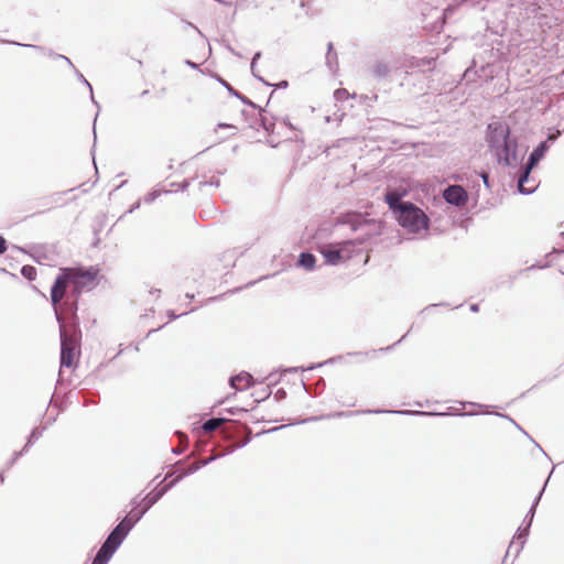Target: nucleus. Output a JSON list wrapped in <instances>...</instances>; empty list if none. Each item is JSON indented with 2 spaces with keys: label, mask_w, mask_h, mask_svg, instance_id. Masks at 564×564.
<instances>
[{
  "label": "nucleus",
  "mask_w": 564,
  "mask_h": 564,
  "mask_svg": "<svg viewBox=\"0 0 564 564\" xmlns=\"http://www.w3.org/2000/svg\"><path fill=\"white\" fill-rule=\"evenodd\" d=\"M187 312L183 313V315H186ZM167 316L170 319H176L177 317L182 316V314L177 315L174 311L170 310L167 311Z\"/></svg>",
  "instance_id": "79ce46f5"
},
{
  "label": "nucleus",
  "mask_w": 564,
  "mask_h": 564,
  "mask_svg": "<svg viewBox=\"0 0 564 564\" xmlns=\"http://www.w3.org/2000/svg\"><path fill=\"white\" fill-rule=\"evenodd\" d=\"M140 510L131 509V511L113 528L118 533L127 538L132 528L143 518Z\"/></svg>",
  "instance_id": "9d476101"
},
{
  "label": "nucleus",
  "mask_w": 564,
  "mask_h": 564,
  "mask_svg": "<svg viewBox=\"0 0 564 564\" xmlns=\"http://www.w3.org/2000/svg\"><path fill=\"white\" fill-rule=\"evenodd\" d=\"M98 270L89 268L86 271L76 268H62L51 288V302L55 317L72 316L77 319L78 299L85 289L97 284Z\"/></svg>",
  "instance_id": "f257e3e1"
},
{
  "label": "nucleus",
  "mask_w": 564,
  "mask_h": 564,
  "mask_svg": "<svg viewBox=\"0 0 564 564\" xmlns=\"http://www.w3.org/2000/svg\"><path fill=\"white\" fill-rule=\"evenodd\" d=\"M217 82L220 83L227 90L230 95L237 97L238 99H240L243 104L252 107L253 109H257L258 106L251 101L249 98H247L246 96H243L242 94H240L239 91H237L229 83H227L225 79H223L221 77L217 76L216 77Z\"/></svg>",
  "instance_id": "412c9836"
},
{
  "label": "nucleus",
  "mask_w": 564,
  "mask_h": 564,
  "mask_svg": "<svg viewBox=\"0 0 564 564\" xmlns=\"http://www.w3.org/2000/svg\"><path fill=\"white\" fill-rule=\"evenodd\" d=\"M229 384L236 390H242L253 384V378L249 372L242 371L229 379Z\"/></svg>",
  "instance_id": "2eb2a0df"
},
{
  "label": "nucleus",
  "mask_w": 564,
  "mask_h": 564,
  "mask_svg": "<svg viewBox=\"0 0 564 564\" xmlns=\"http://www.w3.org/2000/svg\"><path fill=\"white\" fill-rule=\"evenodd\" d=\"M259 109V112H258V120L260 122V126L267 131V132H272L273 129H274V123L269 120L265 116L262 115V111L263 109L261 108H258Z\"/></svg>",
  "instance_id": "a878e982"
},
{
  "label": "nucleus",
  "mask_w": 564,
  "mask_h": 564,
  "mask_svg": "<svg viewBox=\"0 0 564 564\" xmlns=\"http://www.w3.org/2000/svg\"><path fill=\"white\" fill-rule=\"evenodd\" d=\"M532 169H529V164L525 163L524 166H522L520 175L518 177V191L520 194L529 195L532 194L535 191V186L527 187L525 183L529 182L530 173Z\"/></svg>",
  "instance_id": "f3484780"
},
{
  "label": "nucleus",
  "mask_w": 564,
  "mask_h": 564,
  "mask_svg": "<svg viewBox=\"0 0 564 564\" xmlns=\"http://www.w3.org/2000/svg\"><path fill=\"white\" fill-rule=\"evenodd\" d=\"M348 97H349V94H348L347 89H345V88H338L334 91V98L337 101H344V100L348 99Z\"/></svg>",
  "instance_id": "2f4dec72"
},
{
  "label": "nucleus",
  "mask_w": 564,
  "mask_h": 564,
  "mask_svg": "<svg viewBox=\"0 0 564 564\" xmlns=\"http://www.w3.org/2000/svg\"><path fill=\"white\" fill-rule=\"evenodd\" d=\"M0 482L3 484L4 482V470H2L0 473Z\"/></svg>",
  "instance_id": "0e129e2a"
},
{
  "label": "nucleus",
  "mask_w": 564,
  "mask_h": 564,
  "mask_svg": "<svg viewBox=\"0 0 564 564\" xmlns=\"http://www.w3.org/2000/svg\"><path fill=\"white\" fill-rule=\"evenodd\" d=\"M130 505L133 507L132 509L140 510L143 507L142 499H140V496H135L131 501Z\"/></svg>",
  "instance_id": "f704fd0d"
},
{
  "label": "nucleus",
  "mask_w": 564,
  "mask_h": 564,
  "mask_svg": "<svg viewBox=\"0 0 564 564\" xmlns=\"http://www.w3.org/2000/svg\"><path fill=\"white\" fill-rule=\"evenodd\" d=\"M124 536L118 533L115 529L108 534L100 549L107 551L109 554L113 555L115 552L119 549V546L124 541Z\"/></svg>",
  "instance_id": "ddd939ff"
},
{
  "label": "nucleus",
  "mask_w": 564,
  "mask_h": 564,
  "mask_svg": "<svg viewBox=\"0 0 564 564\" xmlns=\"http://www.w3.org/2000/svg\"><path fill=\"white\" fill-rule=\"evenodd\" d=\"M206 185H212V186L218 187L220 185V181H219V178L213 176L209 180V182H199L200 187L206 186Z\"/></svg>",
  "instance_id": "c9c22d12"
},
{
  "label": "nucleus",
  "mask_w": 564,
  "mask_h": 564,
  "mask_svg": "<svg viewBox=\"0 0 564 564\" xmlns=\"http://www.w3.org/2000/svg\"><path fill=\"white\" fill-rule=\"evenodd\" d=\"M517 427H518V429H519L523 434H525V435L529 437V440H530L531 442H534V438H533L532 436H529V434H528L524 430H522V427H521V426L517 425Z\"/></svg>",
  "instance_id": "6e6d98bb"
},
{
  "label": "nucleus",
  "mask_w": 564,
  "mask_h": 564,
  "mask_svg": "<svg viewBox=\"0 0 564 564\" xmlns=\"http://www.w3.org/2000/svg\"><path fill=\"white\" fill-rule=\"evenodd\" d=\"M341 359H343V356H337V357L329 358L324 364H335V362H337L338 360H341Z\"/></svg>",
  "instance_id": "09e8293b"
},
{
  "label": "nucleus",
  "mask_w": 564,
  "mask_h": 564,
  "mask_svg": "<svg viewBox=\"0 0 564 564\" xmlns=\"http://www.w3.org/2000/svg\"><path fill=\"white\" fill-rule=\"evenodd\" d=\"M542 494H543V489L535 497V499H534L530 510L528 511V513H527V516L524 518L525 527L518 529L517 534L514 535L513 540L509 544L507 553H506V558L511 553H513L514 556H518L519 553L522 551L523 545L525 543V539H527V536L529 534V530H530V527L532 524V521H533V518H534V514H535V509H536V507L539 505V501H540V499L542 497Z\"/></svg>",
  "instance_id": "423d86ee"
},
{
  "label": "nucleus",
  "mask_w": 564,
  "mask_h": 564,
  "mask_svg": "<svg viewBox=\"0 0 564 564\" xmlns=\"http://www.w3.org/2000/svg\"><path fill=\"white\" fill-rule=\"evenodd\" d=\"M140 207V202H137L134 203L130 209H129V213H133L135 209H138Z\"/></svg>",
  "instance_id": "3c124183"
},
{
  "label": "nucleus",
  "mask_w": 564,
  "mask_h": 564,
  "mask_svg": "<svg viewBox=\"0 0 564 564\" xmlns=\"http://www.w3.org/2000/svg\"><path fill=\"white\" fill-rule=\"evenodd\" d=\"M217 127L220 128V129H231L234 132L237 131L236 126L230 124V123L220 122V123H218Z\"/></svg>",
  "instance_id": "ea45409f"
},
{
  "label": "nucleus",
  "mask_w": 564,
  "mask_h": 564,
  "mask_svg": "<svg viewBox=\"0 0 564 564\" xmlns=\"http://www.w3.org/2000/svg\"><path fill=\"white\" fill-rule=\"evenodd\" d=\"M185 64H186L188 67L193 68V69H198V68H199L198 64L194 63V62H193V61H191V59H185Z\"/></svg>",
  "instance_id": "c03bdc74"
},
{
  "label": "nucleus",
  "mask_w": 564,
  "mask_h": 564,
  "mask_svg": "<svg viewBox=\"0 0 564 564\" xmlns=\"http://www.w3.org/2000/svg\"><path fill=\"white\" fill-rule=\"evenodd\" d=\"M219 297H220V296H213V297H209V299H208V302H214V301L218 300Z\"/></svg>",
  "instance_id": "338daca9"
},
{
  "label": "nucleus",
  "mask_w": 564,
  "mask_h": 564,
  "mask_svg": "<svg viewBox=\"0 0 564 564\" xmlns=\"http://www.w3.org/2000/svg\"><path fill=\"white\" fill-rule=\"evenodd\" d=\"M364 352H348L347 356H366Z\"/></svg>",
  "instance_id": "680f3d73"
},
{
  "label": "nucleus",
  "mask_w": 564,
  "mask_h": 564,
  "mask_svg": "<svg viewBox=\"0 0 564 564\" xmlns=\"http://www.w3.org/2000/svg\"><path fill=\"white\" fill-rule=\"evenodd\" d=\"M498 415H499V416H501V417H506V419H508V420H509L510 422H512L516 426L518 425V424L514 422V420H513V419H511V417H509L508 415H506V414H498Z\"/></svg>",
  "instance_id": "052dcab7"
},
{
  "label": "nucleus",
  "mask_w": 564,
  "mask_h": 564,
  "mask_svg": "<svg viewBox=\"0 0 564 564\" xmlns=\"http://www.w3.org/2000/svg\"><path fill=\"white\" fill-rule=\"evenodd\" d=\"M173 488V482L164 485L162 488H155L142 498L143 507L140 511L145 514L170 489Z\"/></svg>",
  "instance_id": "9b49d317"
},
{
  "label": "nucleus",
  "mask_w": 564,
  "mask_h": 564,
  "mask_svg": "<svg viewBox=\"0 0 564 564\" xmlns=\"http://www.w3.org/2000/svg\"><path fill=\"white\" fill-rule=\"evenodd\" d=\"M59 325L61 336V367H72L80 340V329L78 327V318L73 319L72 316L61 315L56 317Z\"/></svg>",
  "instance_id": "7ed1b4c3"
},
{
  "label": "nucleus",
  "mask_w": 564,
  "mask_h": 564,
  "mask_svg": "<svg viewBox=\"0 0 564 564\" xmlns=\"http://www.w3.org/2000/svg\"><path fill=\"white\" fill-rule=\"evenodd\" d=\"M351 240H346L337 245L327 243L319 247V252L324 257L325 262L330 265H336L340 263L345 258L346 248L351 246Z\"/></svg>",
  "instance_id": "6e6552de"
},
{
  "label": "nucleus",
  "mask_w": 564,
  "mask_h": 564,
  "mask_svg": "<svg viewBox=\"0 0 564 564\" xmlns=\"http://www.w3.org/2000/svg\"><path fill=\"white\" fill-rule=\"evenodd\" d=\"M111 557L107 551L99 549L91 564H108Z\"/></svg>",
  "instance_id": "bb28decb"
},
{
  "label": "nucleus",
  "mask_w": 564,
  "mask_h": 564,
  "mask_svg": "<svg viewBox=\"0 0 564 564\" xmlns=\"http://www.w3.org/2000/svg\"><path fill=\"white\" fill-rule=\"evenodd\" d=\"M221 455H218V456H210L208 458H203L195 464V466H198V469H200L202 467L204 466H207L208 464H210L212 462H214L215 459H217L218 457H220Z\"/></svg>",
  "instance_id": "72a5a7b5"
},
{
  "label": "nucleus",
  "mask_w": 564,
  "mask_h": 564,
  "mask_svg": "<svg viewBox=\"0 0 564 564\" xmlns=\"http://www.w3.org/2000/svg\"><path fill=\"white\" fill-rule=\"evenodd\" d=\"M549 148L550 144H547V141H542L536 148L533 149L527 161L529 169H533L539 164V162L544 158Z\"/></svg>",
  "instance_id": "a211bd4d"
},
{
  "label": "nucleus",
  "mask_w": 564,
  "mask_h": 564,
  "mask_svg": "<svg viewBox=\"0 0 564 564\" xmlns=\"http://www.w3.org/2000/svg\"><path fill=\"white\" fill-rule=\"evenodd\" d=\"M390 72V65L382 61L376 62L371 68L372 76L376 77L377 79L386 78Z\"/></svg>",
  "instance_id": "4be33fe9"
},
{
  "label": "nucleus",
  "mask_w": 564,
  "mask_h": 564,
  "mask_svg": "<svg viewBox=\"0 0 564 564\" xmlns=\"http://www.w3.org/2000/svg\"><path fill=\"white\" fill-rule=\"evenodd\" d=\"M486 141L495 152L499 164L516 166L518 164V141L511 138L510 128L502 121H494L487 126Z\"/></svg>",
  "instance_id": "f03ea898"
},
{
  "label": "nucleus",
  "mask_w": 564,
  "mask_h": 564,
  "mask_svg": "<svg viewBox=\"0 0 564 564\" xmlns=\"http://www.w3.org/2000/svg\"><path fill=\"white\" fill-rule=\"evenodd\" d=\"M261 57V52H257L253 57H252V61H251V73L252 75L260 82H262L264 85L267 86H271L270 83L265 82L261 76H259L257 73H256V64H257V61Z\"/></svg>",
  "instance_id": "c85d7f7f"
},
{
  "label": "nucleus",
  "mask_w": 564,
  "mask_h": 564,
  "mask_svg": "<svg viewBox=\"0 0 564 564\" xmlns=\"http://www.w3.org/2000/svg\"><path fill=\"white\" fill-rule=\"evenodd\" d=\"M517 427H518V429H519L523 434H525V435L529 437V440H530L531 442H534V438H533L532 436H529V434H528L524 430H522V427H521V426L517 425Z\"/></svg>",
  "instance_id": "13d9d810"
},
{
  "label": "nucleus",
  "mask_w": 564,
  "mask_h": 564,
  "mask_svg": "<svg viewBox=\"0 0 564 564\" xmlns=\"http://www.w3.org/2000/svg\"><path fill=\"white\" fill-rule=\"evenodd\" d=\"M228 50L230 51L231 54L236 55L237 57H241L240 53L235 51L231 46H228Z\"/></svg>",
  "instance_id": "bf43d9fd"
},
{
  "label": "nucleus",
  "mask_w": 564,
  "mask_h": 564,
  "mask_svg": "<svg viewBox=\"0 0 564 564\" xmlns=\"http://www.w3.org/2000/svg\"><path fill=\"white\" fill-rule=\"evenodd\" d=\"M161 328H162V326H161V327H159V328H155V329H150V330L148 332V334H147V337H149L151 334L155 333L156 330H159V329H161Z\"/></svg>",
  "instance_id": "e2e57ef3"
},
{
  "label": "nucleus",
  "mask_w": 564,
  "mask_h": 564,
  "mask_svg": "<svg viewBox=\"0 0 564 564\" xmlns=\"http://www.w3.org/2000/svg\"><path fill=\"white\" fill-rule=\"evenodd\" d=\"M406 334L404 336L401 337V339H399L395 344H393L392 346H388L386 348H380V351H390L395 345H398L399 343H401L404 338H405Z\"/></svg>",
  "instance_id": "37998d69"
},
{
  "label": "nucleus",
  "mask_w": 564,
  "mask_h": 564,
  "mask_svg": "<svg viewBox=\"0 0 564 564\" xmlns=\"http://www.w3.org/2000/svg\"><path fill=\"white\" fill-rule=\"evenodd\" d=\"M560 134H561V132L558 130H556L555 133H550L545 141H547V144H551L560 137Z\"/></svg>",
  "instance_id": "58836bf2"
},
{
  "label": "nucleus",
  "mask_w": 564,
  "mask_h": 564,
  "mask_svg": "<svg viewBox=\"0 0 564 564\" xmlns=\"http://www.w3.org/2000/svg\"><path fill=\"white\" fill-rule=\"evenodd\" d=\"M21 274L29 281H33L36 278V269L32 265H23L21 268Z\"/></svg>",
  "instance_id": "cd10ccee"
},
{
  "label": "nucleus",
  "mask_w": 564,
  "mask_h": 564,
  "mask_svg": "<svg viewBox=\"0 0 564 564\" xmlns=\"http://www.w3.org/2000/svg\"><path fill=\"white\" fill-rule=\"evenodd\" d=\"M542 494H543V489L535 497V499H534L530 510L528 511V513H527V516L524 518L525 527L518 529L517 534L514 535L513 540L509 544L507 553H506V558L511 553H513L514 556H518L519 553L522 551L523 545L525 543V539H527V536L529 534V530H530V527L532 524V521H533V518H534V514H535V509H536V507L539 505V501H540V499L542 497Z\"/></svg>",
  "instance_id": "39448f33"
},
{
  "label": "nucleus",
  "mask_w": 564,
  "mask_h": 564,
  "mask_svg": "<svg viewBox=\"0 0 564 564\" xmlns=\"http://www.w3.org/2000/svg\"><path fill=\"white\" fill-rule=\"evenodd\" d=\"M517 427H518V429H519L523 434H525V435L529 437V440H530L531 442H534V438H533L532 436H529V434H528L524 430H522V427H521V426L517 425Z\"/></svg>",
  "instance_id": "4d7b16f0"
},
{
  "label": "nucleus",
  "mask_w": 564,
  "mask_h": 564,
  "mask_svg": "<svg viewBox=\"0 0 564 564\" xmlns=\"http://www.w3.org/2000/svg\"><path fill=\"white\" fill-rule=\"evenodd\" d=\"M443 198L449 205L463 207L468 202V193L460 185H449L443 191Z\"/></svg>",
  "instance_id": "1a4fd4ad"
},
{
  "label": "nucleus",
  "mask_w": 564,
  "mask_h": 564,
  "mask_svg": "<svg viewBox=\"0 0 564 564\" xmlns=\"http://www.w3.org/2000/svg\"><path fill=\"white\" fill-rule=\"evenodd\" d=\"M42 435V430L39 427H34L26 441V446H32L34 441L39 440Z\"/></svg>",
  "instance_id": "c756f323"
},
{
  "label": "nucleus",
  "mask_w": 564,
  "mask_h": 564,
  "mask_svg": "<svg viewBox=\"0 0 564 564\" xmlns=\"http://www.w3.org/2000/svg\"><path fill=\"white\" fill-rule=\"evenodd\" d=\"M479 176L481 177V180H482V182H484L485 186H486L487 188H490V183H489V173H488V172L482 171V172L479 174Z\"/></svg>",
  "instance_id": "4c0bfd02"
},
{
  "label": "nucleus",
  "mask_w": 564,
  "mask_h": 564,
  "mask_svg": "<svg viewBox=\"0 0 564 564\" xmlns=\"http://www.w3.org/2000/svg\"><path fill=\"white\" fill-rule=\"evenodd\" d=\"M183 465V460H178L175 464V467L177 468L174 473L176 474L175 478H173L170 482H173V487L181 481L184 477L192 475L198 470V466H195V464L189 465L187 468L180 469V467Z\"/></svg>",
  "instance_id": "aec40b11"
},
{
  "label": "nucleus",
  "mask_w": 564,
  "mask_h": 564,
  "mask_svg": "<svg viewBox=\"0 0 564 564\" xmlns=\"http://www.w3.org/2000/svg\"><path fill=\"white\" fill-rule=\"evenodd\" d=\"M393 216L398 224L411 234H419L430 227L429 216L412 202L405 204Z\"/></svg>",
  "instance_id": "20e7f679"
},
{
  "label": "nucleus",
  "mask_w": 564,
  "mask_h": 564,
  "mask_svg": "<svg viewBox=\"0 0 564 564\" xmlns=\"http://www.w3.org/2000/svg\"><path fill=\"white\" fill-rule=\"evenodd\" d=\"M75 73H76V75H77L78 79H79L80 82H83V83L88 87V89H89V91H90V98H91V101H93L95 105H98V104H97V101H96V100H95V98H94L93 87H91V85L89 84V82H88V80L84 77V75H83L80 72H78L77 69H75Z\"/></svg>",
  "instance_id": "473e14b6"
},
{
  "label": "nucleus",
  "mask_w": 564,
  "mask_h": 564,
  "mask_svg": "<svg viewBox=\"0 0 564 564\" xmlns=\"http://www.w3.org/2000/svg\"><path fill=\"white\" fill-rule=\"evenodd\" d=\"M183 451H184V449H183L182 447H176V448H173V449H172L173 454H175V455H180V454H182V453H183Z\"/></svg>",
  "instance_id": "5fc2aeb1"
},
{
  "label": "nucleus",
  "mask_w": 564,
  "mask_h": 564,
  "mask_svg": "<svg viewBox=\"0 0 564 564\" xmlns=\"http://www.w3.org/2000/svg\"><path fill=\"white\" fill-rule=\"evenodd\" d=\"M362 413H395L401 415H424V416H446V412H425L415 410H400V411H386V410H366Z\"/></svg>",
  "instance_id": "4468645a"
},
{
  "label": "nucleus",
  "mask_w": 564,
  "mask_h": 564,
  "mask_svg": "<svg viewBox=\"0 0 564 564\" xmlns=\"http://www.w3.org/2000/svg\"><path fill=\"white\" fill-rule=\"evenodd\" d=\"M300 368L299 367H292V368H288L284 370V372H296L299 371ZM301 370H304L303 368H301Z\"/></svg>",
  "instance_id": "603ef678"
},
{
  "label": "nucleus",
  "mask_w": 564,
  "mask_h": 564,
  "mask_svg": "<svg viewBox=\"0 0 564 564\" xmlns=\"http://www.w3.org/2000/svg\"><path fill=\"white\" fill-rule=\"evenodd\" d=\"M7 251V241L0 236V254H3Z\"/></svg>",
  "instance_id": "a19ab883"
},
{
  "label": "nucleus",
  "mask_w": 564,
  "mask_h": 564,
  "mask_svg": "<svg viewBox=\"0 0 564 564\" xmlns=\"http://www.w3.org/2000/svg\"><path fill=\"white\" fill-rule=\"evenodd\" d=\"M286 395V392L283 389H279L275 393V399H282Z\"/></svg>",
  "instance_id": "de8ad7c7"
},
{
  "label": "nucleus",
  "mask_w": 564,
  "mask_h": 564,
  "mask_svg": "<svg viewBox=\"0 0 564 564\" xmlns=\"http://www.w3.org/2000/svg\"><path fill=\"white\" fill-rule=\"evenodd\" d=\"M404 195L405 192H400L399 189H389L386 192L384 202L393 214L401 209L405 204L410 203L409 200H402Z\"/></svg>",
  "instance_id": "f8f14e48"
},
{
  "label": "nucleus",
  "mask_w": 564,
  "mask_h": 564,
  "mask_svg": "<svg viewBox=\"0 0 564 564\" xmlns=\"http://www.w3.org/2000/svg\"><path fill=\"white\" fill-rule=\"evenodd\" d=\"M188 25H189L191 28L195 29L198 33H200V31L198 30V28H197V26H195L193 23H191V22H189V23H188Z\"/></svg>",
  "instance_id": "774afa93"
},
{
  "label": "nucleus",
  "mask_w": 564,
  "mask_h": 564,
  "mask_svg": "<svg viewBox=\"0 0 564 564\" xmlns=\"http://www.w3.org/2000/svg\"><path fill=\"white\" fill-rule=\"evenodd\" d=\"M315 262H316V258L311 252H302L299 256V261H297L299 265H301L302 268H304L306 270H313L315 267Z\"/></svg>",
  "instance_id": "5701e85b"
},
{
  "label": "nucleus",
  "mask_w": 564,
  "mask_h": 564,
  "mask_svg": "<svg viewBox=\"0 0 564 564\" xmlns=\"http://www.w3.org/2000/svg\"><path fill=\"white\" fill-rule=\"evenodd\" d=\"M326 65L329 70L335 73L338 68L337 54L333 52V43L329 42L327 45Z\"/></svg>",
  "instance_id": "b1692460"
},
{
  "label": "nucleus",
  "mask_w": 564,
  "mask_h": 564,
  "mask_svg": "<svg viewBox=\"0 0 564 564\" xmlns=\"http://www.w3.org/2000/svg\"><path fill=\"white\" fill-rule=\"evenodd\" d=\"M534 444L540 449V452H542L545 456H547L546 453L543 451V448L538 443L534 442Z\"/></svg>",
  "instance_id": "69168bd1"
},
{
  "label": "nucleus",
  "mask_w": 564,
  "mask_h": 564,
  "mask_svg": "<svg viewBox=\"0 0 564 564\" xmlns=\"http://www.w3.org/2000/svg\"><path fill=\"white\" fill-rule=\"evenodd\" d=\"M23 455V451H20V452H15L13 454V457L8 462L7 464V469H9L10 467H12L15 462Z\"/></svg>",
  "instance_id": "e433bc0d"
},
{
  "label": "nucleus",
  "mask_w": 564,
  "mask_h": 564,
  "mask_svg": "<svg viewBox=\"0 0 564 564\" xmlns=\"http://www.w3.org/2000/svg\"><path fill=\"white\" fill-rule=\"evenodd\" d=\"M12 43H13V44H15V45H21V46H24V47L33 48V50H35V51H37V52H40V53H43V54H45V55H47V56H50V57H54V58H58V59H63V61H65V62H66V63L72 67V68H74V69H75V67H74V65H73L72 61H70L67 56H65V55L56 54V53H54L53 51H51V50H45L44 47L39 46V45H33V44H21V43H17V42H12Z\"/></svg>",
  "instance_id": "6ab92c4d"
},
{
  "label": "nucleus",
  "mask_w": 564,
  "mask_h": 564,
  "mask_svg": "<svg viewBox=\"0 0 564 564\" xmlns=\"http://www.w3.org/2000/svg\"><path fill=\"white\" fill-rule=\"evenodd\" d=\"M161 193L162 191L153 189L144 196L143 202L145 204H152L161 195Z\"/></svg>",
  "instance_id": "7c9ffc66"
},
{
  "label": "nucleus",
  "mask_w": 564,
  "mask_h": 564,
  "mask_svg": "<svg viewBox=\"0 0 564 564\" xmlns=\"http://www.w3.org/2000/svg\"><path fill=\"white\" fill-rule=\"evenodd\" d=\"M470 311L477 313L479 311V304L475 303L470 305Z\"/></svg>",
  "instance_id": "864d4df0"
},
{
  "label": "nucleus",
  "mask_w": 564,
  "mask_h": 564,
  "mask_svg": "<svg viewBox=\"0 0 564 564\" xmlns=\"http://www.w3.org/2000/svg\"><path fill=\"white\" fill-rule=\"evenodd\" d=\"M542 494H543V489L535 497V499H534L530 510L528 511V513H527V516L524 518L525 527L518 529L517 534L514 535L513 540L509 544L507 553H506V558L511 553H513L514 556H518L519 553L522 551L523 545L525 543V539H527V536L529 534V530H530V527L532 524V521H533V518H534V514H535V509H536V507L539 505V501H540V499L542 497Z\"/></svg>",
  "instance_id": "0eeeda50"
},
{
  "label": "nucleus",
  "mask_w": 564,
  "mask_h": 564,
  "mask_svg": "<svg viewBox=\"0 0 564 564\" xmlns=\"http://www.w3.org/2000/svg\"><path fill=\"white\" fill-rule=\"evenodd\" d=\"M225 421L221 417H212L203 423L202 429L205 433H210L216 431Z\"/></svg>",
  "instance_id": "393cba45"
},
{
  "label": "nucleus",
  "mask_w": 564,
  "mask_h": 564,
  "mask_svg": "<svg viewBox=\"0 0 564 564\" xmlns=\"http://www.w3.org/2000/svg\"><path fill=\"white\" fill-rule=\"evenodd\" d=\"M357 412H339V413H336L334 415H332L333 417H339V416H350L352 414H356Z\"/></svg>",
  "instance_id": "a18cd8bd"
},
{
  "label": "nucleus",
  "mask_w": 564,
  "mask_h": 564,
  "mask_svg": "<svg viewBox=\"0 0 564 564\" xmlns=\"http://www.w3.org/2000/svg\"><path fill=\"white\" fill-rule=\"evenodd\" d=\"M289 86V83L286 80H282L279 84H276L278 88H286Z\"/></svg>",
  "instance_id": "8fccbe9b"
},
{
  "label": "nucleus",
  "mask_w": 564,
  "mask_h": 564,
  "mask_svg": "<svg viewBox=\"0 0 564 564\" xmlns=\"http://www.w3.org/2000/svg\"><path fill=\"white\" fill-rule=\"evenodd\" d=\"M340 223L349 225L351 230L356 231L362 226L372 223V220L364 218L360 214L349 213L341 217Z\"/></svg>",
  "instance_id": "dca6fc26"
},
{
  "label": "nucleus",
  "mask_w": 564,
  "mask_h": 564,
  "mask_svg": "<svg viewBox=\"0 0 564 564\" xmlns=\"http://www.w3.org/2000/svg\"><path fill=\"white\" fill-rule=\"evenodd\" d=\"M188 186H189V181L188 180H185L181 184H178V187H180L181 191H186Z\"/></svg>",
  "instance_id": "49530a36"
}]
</instances>
